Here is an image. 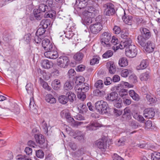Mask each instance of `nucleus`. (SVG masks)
<instances>
[{
	"mask_svg": "<svg viewBox=\"0 0 160 160\" xmlns=\"http://www.w3.org/2000/svg\"><path fill=\"white\" fill-rule=\"evenodd\" d=\"M104 13L107 16H110L114 14L115 12L114 6L111 3H107L103 5Z\"/></svg>",
	"mask_w": 160,
	"mask_h": 160,
	"instance_id": "nucleus-4",
	"label": "nucleus"
},
{
	"mask_svg": "<svg viewBox=\"0 0 160 160\" xmlns=\"http://www.w3.org/2000/svg\"><path fill=\"white\" fill-rule=\"evenodd\" d=\"M130 125L133 128H137L138 126V124L135 121H131L130 123Z\"/></svg>",
	"mask_w": 160,
	"mask_h": 160,
	"instance_id": "nucleus-64",
	"label": "nucleus"
},
{
	"mask_svg": "<svg viewBox=\"0 0 160 160\" xmlns=\"http://www.w3.org/2000/svg\"><path fill=\"white\" fill-rule=\"evenodd\" d=\"M154 17L156 18L155 20L158 22H160V9L158 12L157 11L154 12Z\"/></svg>",
	"mask_w": 160,
	"mask_h": 160,
	"instance_id": "nucleus-59",
	"label": "nucleus"
},
{
	"mask_svg": "<svg viewBox=\"0 0 160 160\" xmlns=\"http://www.w3.org/2000/svg\"><path fill=\"white\" fill-rule=\"evenodd\" d=\"M109 72L111 74H114L116 72V68L115 65L113 64H110L109 69Z\"/></svg>",
	"mask_w": 160,
	"mask_h": 160,
	"instance_id": "nucleus-57",
	"label": "nucleus"
},
{
	"mask_svg": "<svg viewBox=\"0 0 160 160\" xmlns=\"http://www.w3.org/2000/svg\"><path fill=\"white\" fill-rule=\"evenodd\" d=\"M52 24L49 19H43L42 20L40 25L44 29L47 28L48 26L50 27Z\"/></svg>",
	"mask_w": 160,
	"mask_h": 160,
	"instance_id": "nucleus-21",
	"label": "nucleus"
},
{
	"mask_svg": "<svg viewBox=\"0 0 160 160\" xmlns=\"http://www.w3.org/2000/svg\"><path fill=\"white\" fill-rule=\"evenodd\" d=\"M132 17L131 16H127L124 12V15L122 17V19L123 22L129 25L131 24Z\"/></svg>",
	"mask_w": 160,
	"mask_h": 160,
	"instance_id": "nucleus-24",
	"label": "nucleus"
},
{
	"mask_svg": "<svg viewBox=\"0 0 160 160\" xmlns=\"http://www.w3.org/2000/svg\"><path fill=\"white\" fill-rule=\"evenodd\" d=\"M58 101L60 103L64 104L68 102V99L66 95H62L59 97Z\"/></svg>",
	"mask_w": 160,
	"mask_h": 160,
	"instance_id": "nucleus-40",
	"label": "nucleus"
},
{
	"mask_svg": "<svg viewBox=\"0 0 160 160\" xmlns=\"http://www.w3.org/2000/svg\"><path fill=\"white\" fill-rule=\"evenodd\" d=\"M66 95L68 101L69 100L71 102H73L75 99L76 95L71 91L67 92Z\"/></svg>",
	"mask_w": 160,
	"mask_h": 160,
	"instance_id": "nucleus-30",
	"label": "nucleus"
},
{
	"mask_svg": "<svg viewBox=\"0 0 160 160\" xmlns=\"http://www.w3.org/2000/svg\"><path fill=\"white\" fill-rule=\"evenodd\" d=\"M36 156L39 158H42L44 156V153L43 151L41 150H39L36 151Z\"/></svg>",
	"mask_w": 160,
	"mask_h": 160,
	"instance_id": "nucleus-54",
	"label": "nucleus"
},
{
	"mask_svg": "<svg viewBox=\"0 0 160 160\" xmlns=\"http://www.w3.org/2000/svg\"><path fill=\"white\" fill-rule=\"evenodd\" d=\"M65 34V37L68 39L71 38L74 35V34L72 32L68 31L64 33Z\"/></svg>",
	"mask_w": 160,
	"mask_h": 160,
	"instance_id": "nucleus-58",
	"label": "nucleus"
},
{
	"mask_svg": "<svg viewBox=\"0 0 160 160\" xmlns=\"http://www.w3.org/2000/svg\"><path fill=\"white\" fill-rule=\"evenodd\" d=\"M113 54V52L111 50L107 51L102 55V57L104 58H108L112 56Z\"/></svg>",
	"mask_w": 160,
	"mask_h": 160,
	"instance_id": "nucleus-48",
	"label": "nucleus"
},
{
	"mask_svg": "<svg viewBox=\"0 0 160 160\" xmlns=\"http://www.w3.org/2000/svg\"><path fill=\"white\" fill-rule=\"evenodd\" d=\"M52 86L55 90H58L60 87V82L59 80L55 79L52 83Z\"/></svg>",
	"mask_w": 160,
	"mask_h": 160,
	"instance_id": "nucleus-31",
	"label": "nucleus"
},
{
	"mask_svg": "<svg viewBox=\"0 0 160 160\" xmlns=\"http://www.w3.org/2000/svg\"><path fill=\"white\" fill-rule=\"evenodd\" d=\"M137 54V50L134 45H131L129 48H126L125 54L129 58H134L136 56Z\"/></svg>",
	"mask_w": 160,
	"mask_h": 160,
	"instance_id": "nucleus-5",
	"label": "nucleus"
},
{
	"mask_svg": "<svg viewBox=\"0 0 160 160\" xmlns=\"http://www.w3.org/2000/svg\"><path fill=\"white\" fill-rule=\"evenodd\" d=\"M126 140V137H123L120 138L118 142L117 145L118 146H122L124 145Z\"/></svg>",
	"mask_w": 160,
	"mask_h": 160,
	"instance_id": "nucleus-53",
	"label": "nucleus"
},
{
	"mask_svg": "<svg viewBox=\"0 0 160 160\" xmlns=\"http://www.w3.org/2000/svg\"><path fill=\"white\" fill-rule=\"evenodd\" d=\"M146 98L147 100L153 103L156 102V99L155 98H153L148 94L147 95Z\"/></svg>",
	"mask_w": 160,
	"mask_h": 160,
	"instance_id": "nucleus-60",
	"label": "nucleus"
},
{
	"mask_svg": "<svg viewBox=\"0 0 160 160\" xmlns=\"http://www.w3.org/2000/svg\"><path fill=\"white\" fill-rule=\"evenodd\" d=\"M100 126V124L98 123L96 121H94L91 122L89 125L86 127L88 130H95L97 128Z\"/></svg>",
	"mask_w": 160,
	"mask_h": 160,
	"instance_id": "nucleus-19",
	"label": "nucleus"
},
{
	"mask_svg": "<svg viewBox=\"0 0 160 160\" xmlns=\"http://www.w3.org/2000/svg\"><path fill=\"white\" fill-rule=\"evenodd\" d=\"M119 65L121 67L127 66L128 65V62L126 58H122L120 59L118 62Z\"/></svg>",
	"mask_w": 160,
	"mask_h": 160,
	"instance_id": "nucleus-35",
	"label": "nucleus"
},
{
	"mask_svg": "<svg viewBox=\"0 0 160 160\" xmlns=\"http://www.w3.org/2000/svg\"><path fill=\"white\" fill-rule=\"evenodd\" d=\"M42 67L45 69H49L52 66V63L48 60H44L41 62Z\"/></svg>",
	"mask_w": 160,
	"mask_h": 160,
	"instance_id": "nucleus-22",
	"label": "nucleus"
},
{
	"mask_svg": "<svg viewBox=\"0 0 160 160\" xmlns=\"http://www.w3.org/2000/svg\"><path fill=\"white\" fill-rule=\"evenodd\" d=\"M103 85L102 81L101 80H98L95 84V86L97 88H101Z\"/></svg>",
	"mask_w": 160,
	"mask_h": 160,
	"instance_id": "nucleus-56",
	"label": "nucleus"
},
{
	"mask_svg": "<svg viewBox=\"0 0 160 160\" xmlns=\"http://www.w3.org/2000/svg\"><path fill=\"white\" fill-rule=\"evenodd\" d=\"M146 39L145 38L143 37L142 36H140L138 37V43L142 46L143 47L145 45Z\"/></svg>",
	"mask_w": 160,
	"mask_h": 160,
	"instance_id": "nucleus-43",
	"label": "nucleus"
},
{
	"mask_svg": "<svg viewBox=\"0 0 160 160\" xmlns=\"http://www.w3.org/2000/svg\"><path fill=\"white\" fill-rule=\"evenodd\" d=\"M112 158L113 160H124L122 158L116 153H114L113 154Z\"/></svg>",
	"mask_w": 160,
	"mask_h": 160,
	"instance_id": "nucleus-61",
	"label": "nucleus"
},
{
	"mask_svg": "<svg viewBox=\"0 0 160 160\" xmlns=\"http://www.w3.org/2000/svg\"><path fill=\"white\" fill-rule=\"evenodd\" d=\"M96 144L97 147L102 151L106 148V144L103 141H97Z\"/></svg>",
	"mask_w": 160,
	"mask_h": 160,
	"instance_id": "nucleus-34",
	"label": "nucleus"
},
{
	"mask_svg": "<svg viewBox=\"0 0 160 160\" xmlns=\"http://www.w3.org/2000/svg\"><path fill=\"white\" fill-rule=\"evenodd\" d=\"M99 59L97 57H93V58L91 60L90 64L91 65H93L99 62Z\"/></svg>",
	"mask_w": 160,
	"mask_h": 160,
	"instance_id": "nucleus-55",
	"label": "nucleus"
},
{
	"mask_svg": "<svg viewBox=\"0 0 160 160\" xmlns=\"http://www.w3.org/2000/svg\"><path fill=\"white\" fill-rule=\"evenodd\" d=\"M99 11L92 7L88 6L82 13V20L85 25H89L92 22V18L98 15Z\"/></svg>",
	"mask_w": 160,
	"mask_h": 160,
	"instance_id": "nucleus-1",
	"label": "nucleus"
},
{
	"mask_svg": "<svg viewBox=\"0 0 160 160\" xmlns=\"http://www.w3.org/2000/svg\"><path fill=\"white\" fill-rule=\"evenodd\" d=\"M69 63V60L66 56H62L57 59V64L61 68H65Z\"/></svg>",
	"mask_w": 160,
	"mask_h": 160,
	"instance_id": "nucleus-6",
	"label": "nucleus"
},
{
	"mask_svg": "<svg viewBox=\"0 0 160 160\" xmlns=\"http://www.w3.org/2000/svg\"><path fill=\"white\" fill-rule=\"evenodd\" d=\"M118 96V94L117 93L112 92L108 94L107 99L108 101H114L117 99Z\"/></svg>",
	"mask_w": 160,
	"mask_h": 160,
	"instance_id": "nucleus-27",
	"label": "nucleus"
},
{
	"mask_svg": "<svg viewBox=\"0 0 160 160\" xmlns=\"http://www.w3.org/2000/svg\"><path fill=\"white\" fill-rule=\"evenodd\" d=\"M143 114L146 118H151L155 115V112L152 108H147L144 111Z\"/></svg>",
	"mask_w": 160,
	"mask_h": 160,
	"instance_id": "nucleus-17",
	"label": "nucleus"
},
{
	"mask_svg": "<svg viewBox=\"0 0 160 160\" xmlns=\"http://www.w3.org/2000/svg\"><path fill=\"white\" fill-rule=\"evenodd\" d=\"M111 35L108 32H105L102 34L101 39L102 44L103 45H106L107 47H110V40L111 39Z\"/></svg>",
	"mask_w": 160,
	"mask_h": 160,
	"instance_id": "nucleus-7",
	"label": "nucleus"
},
{
	"mask_svg": "<svg viewBox=\"0 0 160 160\" xmlns=\"http://www.w3.org/2000/svg\"><path fill=\"white\" fill-rule=\"evenodd\" d=\"M41 127L43 129L44 133L47 135H50L52 133V131H50V130H48V125L46 123L43 121L41 124Z\"/></svg>",
	"mask_w": 160,
	"mask_h": 160,
	"instance_id": "nucleus-28",
	"label": "nucleus"
},
{
	"mask_svg": "<svg viewBox=\"0 0 160 160\" xmlns=\"http://www.w3.org/2000/svg\"><path fill=\"white\" fill-rule=\"evenodd\" d=\"M85 133L82 131L77 130L74 132L73 134V138L77 139L82 142H84L85 141Z\"/></svg>",
	"mask_w": 160,
	"mask_h": 160,
	"instance_id": "nucleus-9",
	"label": "nucleus"
},
{
	"mask_svg": "<svg viewBox=\"0 0 160 160\" xmlns=\"http://www.w3.org/2000/svg\"><path fill=\"white\" fill-rule=\"evenodd\" d=\"M152 122L151 121H147L145 122V128L146 129H151L152 127Z\"/></svg>",
	"mask_w": 160,
	"mask_h": 160,
	"instance_id": "nucleus-63",
	"label": "nucleus"
},
{
	"mask_svg": "<svg viewBox=\"0 0 160 160\" xmlns=\"http://www.w3.org/2000/svg\"><path fill=\"white\" fill-rule=\"evenodd\" d=\"M83 57V54L81 52H78L76 53L73 57L74 59L77 61H81Z\"/></svg>",
	"mask_w": 160,
	"mask_h": 160,
	"instance_id": "nucleus-45",
	"label": "nucleus"
},
{
	"mask_svg": "<svg viewBox=\"0 0 160 160\" xmlns=\"http://www.w3.org/2000/svg\"><path fill=\"white\" fill-rule=\"evenodd\" d=\"M34 138L36 142L40 145H42L45 142V139L44 136L41 134H35Z\"/></svg>",
	"mask_w": 160,
	"mask_h": 160,
	"instance_id": "nucleus-18",
	"label": "nucleus"
},
{
	"mask_svg": "<svg viewBox=\"0 0 160 160\" xmlns=\"http://www.w3.org/2000/svg\"><path fill=\"white\" fill-rule=\"evenodd\" d=\"M83 100H81L79 99L77 105V108L79 113L82 114L85 113L88 111V108L86 105L83 102H81V101H83Z\"/></svg>",
	"mask_w": 160,
	"mask_h": 160,
	"instance_id": "nucleus-15",
	"label": "nucleus"
},
{
	"mask_svg": "<svg viewBox=\"0 0 160 160\" xmlns=\"http://www.w3.org/2000/svg\"><path fill=\"white\" fill-rule=\"evenodd\" d=\"M151 158L152 160H160V153L154 152L152 153Z\"/></svg>",
	"mask_w": 160,
	"mask_h": 160,
	"instance_id": "nucleus-44",
	"label": "nucleus"
},
{
	"mask_svg": "<svg viewBox=\"0 0 160 160\" xmlns=\"http://www.w3.org/2000/svg\"><path fill=\"white\" fill-rule=\"evenodd\" d=\"M47 9H48V8L46 5L44 4H41L39 6L38 9L37 10L43 12L47 11Z\"/></svg>",
	"mask_w": 160,
	"mask_h": 160,
	"instance_id": "nucleus-46",
	"label": "nucleus"
},
{
	"mask_svg": "<svg viewBox=\"0 0 160 160\" xmlns=\"http://www.w3.org/2000/svg\"><path fill=\"white\" fill-rule=\"evenodd\" d=\"M33 13L35 18L38 20L41 19L43 17L42 12L37 9H34Z\"/></svg>",
	"mask_w": 160,
	"mask_h": 160,
	"instance_id": "nucleus-33",
	"label": "nucleus"
},
{
	"mask_svg": "<svg viewBox=\"0 0 160 160\" xmlns=\"http://www.w3.org/2000/svg\"><path fill=\"white\" fill-rule=\"evenodd\" d=\"M73 85V82L68 80L64 84V88L66 90H70L72 88Z\"/></svg>",
	"mask_w": 160,
	"mask_h": 160,
	"instance_id": "nucleus-36",
	"label": "nucleus"
},
{
	"mask_svg": "<svg viewBox=\"0 0 160 160\" xmlns=\"http://www.w3.org/2000/svg\"><path fill=\"white\" fill-rule=\"evenodd\" d=\"M39 82L41 85L45 89L48 91L51 90V87L48 86L47 83L45 82L41 78H40Z\"/></svg>",
	"mask_w": 160,
	"mask_h": 160,
	"instance_id": "nucleus-38",
	"label": "nucleus"
},
{
	"mask_svg": "<svg viewBox=\"0 0 160 160\" xmlns=\"http://www.w3.org/2000/svg\"><path fill=\"white\" fill-rule=\"evenodd\" d=\"M148 62L146 60H142L140 64L136 68L138 70H142L146 68L148 65Z\"/></svg>",
	"mask_w": 160,
	"mask_h": 160,
	"instance_id": "nucleus-25",
	"label": "nucleus"
},
{
	"mask_svg": "<svg viewBox=\"0 0 160 160\" xmlns=\"http://www.w3.org/2000/svg\"><path fill=\"white\" fill-rule=\"evenodd\" d=\"M60 115L62 118H65L69 123H71L75 121L71 116V114L68 109H65L60 112Z\"/></svg>",
	"mask_w": 160,
	"mask_h": 160,
	"instance_id": "nucleus-10",
	"label": "nucleus"
},
{
	"mask_svg": "<svg viewBox=\"0 0 160 160\" xmlns=\"http://www.w3.org/2000/svg\"><path fill=\"white\" fill-rule=\"evenodd\" d=\"M130 72V70L127 69L123 70L121 71V75L123 77H127Z\"/></svg>",
	"mask_w": 160,
	"mask_h": 160,
	"instance_id": "nucleus-52",
	"label": "nucleus"
},
{
	"mask_svg": "<svg viewBox=\"0 0 160 160\" xmlns=\"http://www.w3.org/2000/svg\"><path fill=\"white\" fill-rule=\"evenodd\" d=\"M44 54L46 57L52 59H55L58 56V52L53 48L50 51H45Z\"/></svg>",
	"mask_w": 160,
	"mask_h": 160,
	"instance_id": "nucleus-12",
	"label": "nucleus"
},
{
	"mask_svg": "<svg viewBox=\"0 0 160 160\" xmlns=\"http://www.w3.org/2000/svg\"><path fill=\"white\" fill-rule=\"evenodd\" d=\"M102 29V26L100 22L91 24L90 26V32L94 34H97Z\"/></svg>",
	"mask_w": 160,
	"mask_h": 160,
	"instance_id": "nucleus-8",
	"label": "nucleus"
},
{
	"mask_svg": "<svg viewBox=\"0 0 160 160\" xmlns=\"http://www.w3.org/2000/svg\"><path fill=\"white\" fill-rule=\"evenodd\" d=\"M127 91L123 88L121 89L119 91V94L122 98L128 95Z\"/></svg>",
	"mask_w": 160,
	"mask_h": 160,
	"instance_id": "nucleus-50",
	"label": "nucleus"
},
{
	"mask_svg": "<svg viewBox=\"0 0 160 160\" xmlns=\"http://www.w3.org/2000/svg\"><path fill=\"white\" fill-rule=\"evenodd\" d=\"M46 30L45 29L42 28H39L37 30L36 35H39L41 37H42L43 34L45 33Z\"/></svg>",
	"mask_w": 160,
	"mask_h": 160,
	"instance_id": "nucleus-49",
	"label": "nucleus"
},
{
	"mask_svg": "<svg viewBox=\"0 0 160 160\" xmlns=\"http://www.w3.org/2000/svg\"><path fill=\"white\" fill-rule=\"evenodd\" d=\"M150 78V73L147 72L142 73L140 76V78L141 81H146Z\"/></svg>",
	"mask_w": 160,
	"mask_h": 160,
	"instance_id": "nucleus-32",
	"label": "nucleus"
},
{
	"mask_svg": "<svg viewBox=\"0 0 160 160\" xmlns=\"http://www.w3.org/2000/svg\"><path fill=\"white\" fill-rule=\"evenodd\" d=\"M74 88V89L77 93V97L79 99L81 100H83L86 98V95L82 92V87L80 84H76Z\"/></svg>",
	"mask_w": 160,
	"mask_h": 160,
	"instance_id": "nucleus-11",
	"label": "nucleus"
},
{
	"mask_svg": "<svg viewBox=\"0 0 160 160\" xmlns=\"http://www.w3.org/2000/svg\"><path fill=\"white\" fill-rule=\"evenodd\" d=\"M128 93L133 100L138 101L140 99V97L133 90H129L128 92Z\"/></svg>",
	"mask_w": 160,
	"mask_h": 160,
	"instance_id": "nucleus-26",
	"label": "nucleus"
},
{
	"mask_svg": "<svg viewBox=\"0 0 160 160\" xmlns=\"http://www.w3.org/2000/svg\"><path fill=\"white\" fill-rule=\"evenodd\" d=\"M104 92L102 91H100L99 89H96L93 92L95 95L97 96H101L103 94Z\"/></svg>",
	"mask_w": 160,
	"mask_h": 160,
	"instance_id": "nucleus-62",
	"label": "nucleus"
},
{
	"mask_svg": "<svg viewBox=\"0 0 160 160\" xmlns=\"http://www.w3.org/2000/svg\"><path fill=\"white\" fill-rule=\"evenodd\" d=\"M42 45L44 50L46 51H50L52 49L53 45L49 39L45 38L42 41Z\"/></svg>",
	"mask_w": 160,
	"mask_h": 160,
	"instance_id": "nucleus-14",
	"label": "nucleus"
},
{
	"mask_svg": "<svg viewBox=\"0 0 160 160\" xmlns=\"http://www.w3.org/2000/svg\"><path fill=\"white\" fill-rule=\"evenodd\" d=\"M132 40L129 38H128L125 41H122L119 45L118 46H117L116 50L120 48L122 49L126 48H128L131 45H133L131 44Z\"/></svg>",
	"mask_w": 160,
	"mask_h": 160,
	"instance_id": "nucleus-13",
	"label": "nucleus"
},
{
	"mask_svg": "<svg viewBox=\"0 0 160 160\" xmlns=\"http://www.w3.org/2000/svg\"><path fill=\"white\" fill-rule=\"evenodd\" d=\"M143 47L145 50L147 52L149 53L153 51L155 46L153 43L151 41H148Z\"/></svg>",
	"mask_w": 160,
	"mask_h": 160,
	"instance_id": "nucleus-16",
	"label": "nucleus"
},
{
	"mask_svg": "<svg viewBox=\"0 0 160 160\" xmlns=\"http://www.w3.org/2000/svg\"><path fill=\"white\" fill-rule=\"evenodd\" d=\"M141 35L146 39L149 38L151 36V34L149 30L145 28H141L140 29Z\"/></svg>",
	"mask_w": 160,
	"mask_h": 160,
	"instance_id": "nucleus-20",
	"label": "nucleus"
},
{
	"mask_svg": "<svg viewBox=\"0 0 160 160\" xmlns=\"http://www.w3.org/2000/svg\"><path fill=\"white\" fill-rule=\"evenodd\" d=\"M29 107L30 108V110L31 111L35 113H37L36 106L34 102L33 98V97H32L30 99Z\"/></svg>",
	"mask_w": 160,
	"mask_h": 160,
	"instance_id": "nucleus-23",
	"label": "nucleus"
},
{
	"mask_svg": "<svg viewBox=\"0 0 160 160\" xmlns=\"http://www.w3.org/2000/svg\"><path fill=\"white\" fill-rule=\"evenodd\" d=\"M123 116H126L127 117L126 119L127 120H129L131 118V111L128 108H126L124 109Z\"/></svg>",
	"mask_w": 160,
	"mask_h": 160,
	"instance_id": "nucleus-37",
	"label": "nucleus"
},
{
	"mask_svg": "<svg viewBox=\"0 0 160 160\" xmlns=\"http://www.w3.org/2000/svg\"><path fill=\"white\" fill-rule=\"evenodd\" d=\"M86 152V148L82 147L75 152V154L78 157H79L84 154Z\"/></svg>",
	"mask_w": 160,
	"mask_h": 160,
	"instance_id": "nucleus-41",
	"label": "nucleus"
},
{
	"mask_svg": "<svg viewBox=\"0 0 160 160\" xmlns=\"http://www.w3.org/2000/svg\"><path fill=\"white\" fill-rule=\"evenodd\" d=\"M118 43L119 42L117 38L114 36H113L111 41H110V47L112 45H115Z\"/></svg>",
	"mask_w": 160,
	"mask_h": 160,
	"instance_id": "nucleus-51",
	"label": "nucleus"
},
{
	"mask_svg": "<svg viewBox=\"0 0 160 160\" xmlns=\"http://www.w3.org/2000/svg\"><path fill=\"white\" fill-rule=\"evenodd\" d=\"M122 104V100L121 99L117 100V99L114 101V106L117 108H120Z\"/></svg>",
	"mask_w": 160,
	"mask_h": 160,
	"instance_id": "nucleus-47",
	"label": "nucleus"
},
{
	"mask_svg": "<svg viewBox=\"0 0 160 160\" xmlns=\"http://www.w3.org/2000/svg\"><path fill=\"white\" fill-rule=\"evenodd\" d=\"M98 0H77L76 2V6L78 9H81L85 8V9L88 6L92 7L95 4L98 3Z\"/></svg>",
	"mask_w": 160,
	"mask_h": 160,
	"instance_id": "nucleus-2",
	"label": "nucleus"
},
{
	"mask_svg": "<svg viewBox=\"0 0 160 160\" xmlns=\"http://www.w3.org/2000/svg\"><path fill=\"white\" fill-rule=\"evenodd\" d=\"M26 89L28 94H33V86L32 84L31 83H28L26 86Z\"/></svg>",
	"mask_w": 160,
	"mask_h": 160,
	"instance_id": "nucleus-39",
	"label": "nucleus"
},
{
	"mask_svg": "<svg viewBox=\"0 0 160 160\" xmlns=\"http://www.w3.org/2000/svg\"><path fill=\"white\" fill-rule=\"evenodd\" d=\"M46 101L51 104L55 103L56 100L55 98L51 94H48L45 97Z\"/></svg>",
	"mask_w": 160,
	"mask_h": 160,
	"instance_id": "nucleus-29",
	"label": "nucleus"
},
{
	"mask_svg": "<svg viewBox=\"0 0 160 160\" xmlns=\"http://www.w3.org/2000/svg\"><path fill=\"white\" fill-rule=\"evenodd\" d=\"M74 81H75L76 84H83V82L84 81V78L82 76H79L77 77L74 79Z\"/></svg>",
	"mask_w": 160,
	"mask_h": 160,
	"instance_id": "nucleus-42",
	"label": "nucleus"
},
{
	"mask_svg": "<svg viewBox=\"0 0 160 160\" xmlns=\"http://www.w3.org/2000/svg\"><path fill=\"white\" fill-rule=\"evenodd\" d=\"M108 106L107 102L102 100L98 101L95 103L96 109L100 114H104L107 112Z\"/></svg>",
	"mask_w": 160,
	"mask_h": 160,
	"instance_id": "nucleus-3",
	"label": "nucleus"
}]
</instances>
